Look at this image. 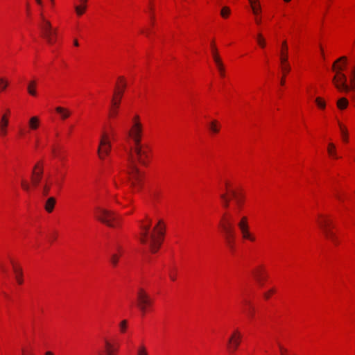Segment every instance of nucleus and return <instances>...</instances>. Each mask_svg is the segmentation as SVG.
Listing matches in <instances>:
<instances>
[{
    "mask_svg": "<svg viewBox=\"0 0 355 355\" xmlns=\"http://www.w3.org/2000/svg\"><path fill=\"white\" fill-rule=\"evenodd\" d=\"M142 132V123L139 116L136 114L132 118L130 128L128 131V135L133 142L128 159L129 182L135 189L141 185L143 178V174L139 170L137 164L146 166L148 158L147 148L141 144Z\"/></svg>",
    "mask_w": 355,
    "mask_h": 355,
    "instance_id": "nucleus-1",
    "label": "nucleus"
},
{
    "mask_svg": "<svg viewBox=\"0 0 355 355\" xmlns=\"http://www.w3.org/2000/svg\"><path fill=\"white\" fill-rule=\"evenodd\" d=\"M152 220L146 218V223L142 222L140 225V241L147 245L153 253L157 252L161 246L164 235L165 226L162 220H159L157 223L150 230Z\"/></svg>",
    "mask_w": 355,
    "mask_h": 355,
    "instance_id": "nucleus-2",
    "label": "nucleus"
},
{
    "mask_svg": "<svg viewBox=\"0 0 355 355\" xmlns=\"http://www.w3.org/2000/svg\"><path fill=\"white\" fill-rule=\"evenodd\" d=\"M317 223L322 231L324 236L331 241L335 245H338V239L334 232V223L332 218L327 215L320 214L317 219Z\"/></svg>",
    "mask_w": 355,
    "mask_h": 355,
    "instance_id": "nucleus-3",
    "label": "nucleus"
},
{
    "mask_svg": "<svg viewBox=\"0 0 355 355\" xmlns=\"http://www.w3.org/2000/svg\"><path fill=\"white\" fill-rule=\"evenodd\" d=\"M119 80L121 82V85H116V90L114 92V96L112 99L111 107L109 110V116L111 118H114L118 114L121 100L124 89L126 87V83L124 80L123 77H119Z\"/></svg>",
    "mask_w": 355,
    "mask_h": 355,
    "instance_id": "nucleus-4",
    "label": "nucleus"
},
{
    "mask_svg": "<svg viewBox=\"0 0 355 355\" xmlns=\"http://www.w3.org/2000/svg\"><path fill=\"white\" fill-rule=\"evenodd\" d=\"M43 175V167H40L38 171L33 170L31 173V182L28 180L22 178L21 180V189L28 193H31L36 189L41 180L42 179Z\"/></svg>",
    "mask_w": 355,
    "mask_h": 355,
    "instance_id": "nucleus-5",
    "label": "nucleus"
},
{
    "mask_svg": "<svg viewBox=\"0 0 355 355\" xmlns=\"http://www.w3.org/2000/svg\"><path fill=\"white\" fill-rule=\"evenodd\" d=\"M40 17L42 23L40 26L42 31V35L48 44H53L56 40L57 29L53 28L51 22L45 19L42 13H41Z\"/></svg>",
    "mask_w": 355,
    "mask_h": 355,
    "instance_id": "nucleus-6",
    "label": "nucleus"
},
{
    "mask_svg": "<svg viewBox=\"0 0 355 355\" xmlns=\"http://www.w3.org/2000/svg\"><path fill=\"white\" fill-rule=\"evenodd\" d=\"M96 216L98 220L105 223L109 227H116L118 225L119 223L116 216L113 212L106 209L97 208Z\"/></svg>",
    "mask_w": 355,
    "mask_h": 355,
    "instance_id": "nucleus-7",
    "label": "nucleus"
},
{
    "mask_svg": "<svg viewBox=\"0 0 355 355\" xmlns=\"http://www.w3.org/2000/svg\"><path fill=\"white\" fill-rule=\"evenodd\" d=\"M152 303L153 301L147 293L143 288H139L137 293V304L141 311L144 313Z\"/></svg>",
    "mask_w": 355,
    "mask_h": 355,
    "instance_id": "nucleus-8",
    "label": "nucleus"
},
{
    "mask_svg": "<svg viewBox=\"0 0 355 355\" xmlns=\"http://www.w3.org/2000/svg\"><path fill=\"white\" fill-rule=\"evenodd\" d=\"M332 80L335 87L340 92H348L352 89L351 85L347 84V76L343 72L336 73Z\"/></svg>",
    "mask_w": 355,
    "mask_h": 355,
    "instance_id": "nucleus-9",
    "label": "nucleus"
},
{
    "mask_svg": "<svg viewBox=\"0 0 355 355\" xmlns=\"http://www.w3.org/2000/svg\"><path fill=\"white\" fill-rule=\"evenodd\" d=\"M221 228L225 234V239L230 248H233L235 240V232L233 225L229 222L220 224Z\"/></svg>",
    "mask_w": 355,
    "mask_h": 355,
    "instance_id": "nucleus-10",
    "label": "nucleus"
},
{
    "mask_svg": "<svg viewBox=\"0 0 355 355\" xmlns=\"http://www.w3.org/2000/svg\"><path fill=\"white\" fill-rule=\"evenodd\" d=\"M110 149L111 144L108 139V136L106 133H103L101 138L97 150L99 157L103 159L105 156L109 155Z\"/></svg>",
    "mask_w": 355,
    "mask_h": 355,
    "instance_id": "nucleus-11",
    "label": "nucleus"
},
{
    "mask_svg": "<svg viewBox=\"0 0 355 355\" xmlns=\"http://www.w3.org/2000/svg\"><path fill=\"white\" fill-rule=\"evenodd\" d=\"M241 340V334L237 329L234 330L227 341V349L233 354L239 347Z\"/></svg>",
    "mask_w": 355,
    "mask_h": 355,
    "instance_id": "nucleus-12",
    "label": "nucleus"
},
{
    "mask_svg": "<svg viewBox=\"0 0 355 355\" xmlns=\"http://www.w3.org/2000/svg\"><path fill=\"white\" fill-rule=\"evenodd\" d=\"M225 187L227 191V197L239 200L245 198V192L241 188H232L227 180L225 181Z\"/></svg>",
    "mask_w": 355,
    "mask_h": 355,
    "instance_id": "nucleus-13",
    "label": "nucleus"
},
{
    "mask_svg": "<svg viewBox=\"0 0 355 355\" xmlns=\"http://www.w3.org/2000/svg\"><path fill=\"white\" fill-rule=\"evenodd\" d=\"M239 228L241 231L242 237L244 239H248L251 241H255V237L252 235L249 230V225L248 223V219L245 216H243L239 223H238Z\"/></svg>",
    "mask_w": 355,
    "mask_h": 355,
    "instance_id": "nucleus-14",
    "label": "nucleus"
},
{
    "mask_svg": "<svg viewBox=\"0 0 355 355\" xmlns=\"http://www.w3.org/2000/svg\"><path fill=\"white\" fill-rule=\"evenodd\" d=\"M10 110H7V114H3L0 119V135L5 137L7 135V128L9 123L8 114Z\"/></svg>",
    "mask_w": 355,
    "mask_h": 355,
    "instance_id": "nucleus-15",
    "label": "nucleus"
},
{
    "mask_svg": "<svg viewBox=\"0 0 355 355\" xmlns=\"http://www.w3.org/2000/svg\"><path fill=\"white\" fill-rule=\"evenodd\" d=\"M347 63V58L342 56L338 58L332 65V69L336 73H341L345 69Z\"/></svg>",
    "mask_w": 355,
    "mask_h": 355,
    "instance_id": "nucleus-16",
    "label": "nucleus"
},
{
    "mask_svg": "<svg viewBox=\"0 0 355 355\" xmlns=\"http://www.w3.org/2000/svg\"><path fill=\"white\" fill-rule=\"evenodd\" d=\"M252 275L257 282L259 283L260 286H262L263 284V280L265 279L264 270L261 267H259L253 270Z\"/></svg>",
    "mask_w": 355,
    "mask_h": 355,
    "instance_id": "nucleus-17",
    "label": "nucleus"
},
{
    "mask_svg": "<svg viewBox=\"0 0 355 355\" xmlns=\"http://www.w3.org/2000/svg\"><path fill=\"white\" fill-rule=\"evenodd\" d=\"M11 263L12 264L13 271L15 273V279H16L17 282L19 284H23L22 268L20 266L16 265L13 261H11Z\"/></svg>",
    "mask_w": 355,
    "mask_h": 355,
    "instance_id": "nucleus-18",
    "label": "nucleus"
},
{
    "mask_svg": "<svg viewBox=\"0 0 355 355\" xmlns=\"http://www.w3.org/2000/svg\"><path fill=\"white\" fill-rule=\"evenodd\" d=\"M55 111L58 114H60V118L62 120H65L69 118L71 115V112L69 110L62 107H55Z\"/></svg>",
    "mask_w": 355,
    "mask_h": 355,
    "instance_id": "nucleus-19",
    "label": "nucleus"
},
{
    "mask_svg": "<svg viewBox=\"0 0 355 355\" xmlns=\"http://www.w3.org/2000/svg\"><path fill=\"white\" fill-rule=\"evenodd\" d=\"M105 354L99 353L98 355H114L118 349L117 347H114L113 345L107 340H105Z\"/></svg>",
    "mask_w": 355,
    "mask_h": 355,
    "instance_id": "nucleus-20",
    "label": "nucleus"
},
{
    "mask_svg": "<svg viewBox=\"0 0 355 355\" xmlns=\"http://www.w3.org/2000/svg\"><path fill=\"white\" fill-rule=\"evenodd\" d=\"M280 60L282 64L286 63L288 61V46L286 41L282 42Z\"/></svg>",
    "mask_w": 355,
    "mask_h": 355,
    "instance_id": "nucleus-21",
    "label": "nucleus"
},
{
    "mask_svg": "<svg viewBox=\"0 0 355 355\" xmlns=\"http://www.w3.org/2000/svg\"><path fill=\"white\" fill-rule=\"evenodd\" d=\"M214 62L216 64V67L218 69V71L220 73V75L222 76V77H224L225 76V68H224V65L223 64V62L220 59V58L219 57L218 55H215L214 56Z\"/></svg>",
    "mask_w": 355,
    "mask_h": 355,
    "instance_id": "nucleus-22",
    "label": "nucleus"
},
{
    "mask_svg": "<svg viewBox=\"0 0 355 355\" xmlns=\"http://www.w3.org/2000/svg\"><path fill=\"white\" fill-rule=\"evenodd\" d=\"M80 5L75 6V10L78 16H81L85 11L87 8V0H79Z\"/></svg>",
    "mask_w": 355,
    "mask_h": 355,
    "instance_id": "nucleus-23",
    "label": "nucleus"
},
{
    "mask_svg": "<svg viewBox=\"0 0 355 355\" xmlns=\"http://www.w3.org/2000/svg\"><path fill=\"white\" fill-rule=\"evenodd\" d=\"M327 152L329 156L334 159H338L339 157L337 155L336 146L333 143H329L327 148Z\"/></svg>",
    "mask_w": 355,
    "mask_h": 355,
    "instance_id": "nucleus-24",
    "label": "nucleus"
},
{
    "mask_svg": "<svg viewBox=\"0 0 355 355\" xmlns=\"http://www.w3.org/2000/svg\"><path fill=\"white\" fill-rule=\"evenodd\" d=\"M36 85H37V83H36L35 80H32L28 83V87H27V90L30 95L33 96H36V94H37L36 90H35Z\"/></svg>",
    "mask_w": 355,
    "mask_h": 355,
    "instance_id": "nucleus-25",
    "label": "nucleus"
},
{
    "mask_svg": "<svg viewBox=\"0 0 355 355\" xmlns=\"http://www.w3.org/2000/svg\"><path fill=\"white\" fill-rule=\"evenodd\" d=\"M29 128L31 130H36L40 125V119L37 116H33L29 119L28 121Z\"/></svg>",
    "mask_w": 355,
    "mask_h": 355,
    "instance_id": "nucleus-26",
    "label": "nucleus"
},
{
    "mask_svg": "<svg viewBox=\"0 0 355 355\" xmlns=\"http://www.w3.org/2000/svg\"><path fill=\"white\" fill-rule=\"evenodd\" d=\"M244 304L248 306V308L245 310L248 317L251 319L254 318V309L251 305L250 302L248 300L244 301Z\"/></svg>",
    "mask_w": 355,
    "mask_h": 355,
    "instance_id": "nucleus-27",
    "label": "nucleus"
},
{
    "mask_svg": "<svg viewBox=\"0 0 355 355\" xmlns=\"http://www.w3.org/2000/svg\"><path fill=\"white\" fill-rule=\"evenodd\" d=\"M336 104L338 109L344 110L348 106L349 102L346 98L343 97L338 100Z\"/></svg>",
    "mask_w": 355,
    "mask_h": 355,
    "instance_id": "nucleus-28",
    "label": "nucleus"
},
{
    "mask_svg": "<svg viewBox=\"0 0 355 355\" xmlns=\"http://www.w3.org/2000/svg\"><path fill=\"white\" fill-rule=\"evenodd\" d=\"M120 254L116 253H112L110 255V261L113 266H116L119 260Z\"/></svg>",
    "mask_w": 355,
    "mask_h": 355,
    "instance_id": "nucleus-29",
    "label": "nucleus"
},
{
    "mask_svg": "<svg viewBox=\"0 0 355 355\" xmlns=\"http://www.w3.org/2000/svg\"><path fill=\"white\" fill-rule=\"evenodd\" d=\"M231 13V10L227 6H224L220 10V15L223 18L226 19L229 17Z\"/></svg>",
    "mask_w": 355,
    "mask_h": 355,
    "instance_id": "nucleus-30",
    "label": "nucleus"
},
{
    "mask_svg": "<svg viewBox=\"0 0 355 355\" xmlns=\"http://www.w3.org/2000/svg\"><path fill=\"white\" fill-rule=\"evenodd\" d=\"M251 10L254 16L260 15L262 11L261 3L251 7Z\"/></svg>",
    "mask_w": 355,
    "mask_h": 355,
    "instance_id": "nucleus-31",
    "label": "nucleus"
},
{
    "mask_svg": "<svg viewBox=\"0 0 355 355\" xmlns=\"http://www.w3.org/2000/svg\"><path fill=\"white\" fill-rule=\"evenodd\" d=\"M340 129L341 131V134L343 136V141L347 142L348 141V133L345 127H344L341 123H339Z\"/></svg>",
    "mask_w": 355,
    "mask_h": 355,
    "instance_id": "nucleus-32",
    "label": "nucleus"
},
{
    "mask_svg": "<svg viewBox=\"0 0 355 355\" xmlns=\"http://www.w3.org/2000/svg\"><path fill=\"white\" fill-rule=\"evenodd\" d=\"M209 129L214 133H218L219 132V128L216 121H212L209 123Z\"/></svg>",
    "mask_w": 355,
    "mask_h": 355,
    "instance_id": "nucleus-33",
    "label": "nucleus"
},
{
    "mask_svg": "<svg viewBox=\"0 0 355 355\" xmlns=\"http://www.w3.org/2000/svg\"><path fill=\"white\" fill-rule=\"evenodd\" d=\"M55 201H46L44 208L48 212H51L54 208Z\"/></svg>",
    "mask_w": 355,
    "mask_h": 355,
    "instance_id": "nucleus-34",
    "label": "nucleus"
},
{
    "mask_svg": "<svg viewBox=\"0 0 355 355\" xmlns=\"http://www.w3.org/2000/svg\"><path fill=\"white\" fill-rule=\"evenodd\" d=\"M257 40L258 44L261 47L264 48L266 46V40L261 33H259L257 35Z\"/></svg>",
    "mask_w": 355,
    "mask_h": 355,
    "instance_id": "nucleus-35",
    "label": "nucleus"
},
{
    "mask_svg": "<svg viewBox=\"0 0 355 355\" xmlns=\"http://www.w3.org/2000/svg\"><path fill=\"white\" fill-rule=\"evenodd\" d=\"M8 85V82L3 78H0V92H3Z\"/></svg>",
    "mask_w": 355,
    "mask_h": 355,
    "instance_id": "nucleus-36",
    "label": "nucleus"
},
{
    "mask_svg": "<svg viewBox=\"0 0 355 355\" xmlns=\"http://www.w3.org/2000/svg\"><path fill=\"white\" fill-rule=\"evenodd\" d=\"M350 84L352 89L355 88V67L351 70Z\"/></svg>",
    "mask_w": 355,
    "mask_h": 355,
    "instance_id": "nucleus-37",
    "label": "nucleus"
},
{
    "mask_svg": "<svg viewBox=\"0 0 355 355\" xmlns=\"http://www.w3.org/2000/svg\"><path fill=\"white\" fill-rule=\"evenodd\" d=\"M50 188H51L50 183L46 182L42 186V194L44 196H46L48 194V193L50 190Z\"/></svg>",
    "mask_w": 355,
    "mask_h": 355,
    "instance_id": "nucleus-38",
    "label": "nucleus"
},
{
    "mask_svg": "<svg viewBox=\"0 0 355 355\" xmlns=\"http://www.w3.org/2000/svg\"><path fill=\"white\" fill-rule=\"evenodd\" d=\"M315 103L320 108H321V109L325 108V106H326L325 102L321 98H320V97L316 98Z\"/></svg>",
    "mask_w": 355,
    "mask_h": 355,
    "instance_id": "nucleus-39",
    "label": "nucleus"
},
{
    "mask_svg": "<svg viewBox=\"0 0 355 355\" xmlns=\"http://www.w3.org/2000/svg\"><path fill=\"white\" fill-rule=\"evenodd\" d=\"M137 355H148L147 349L145 346L141 345L138 347Z\"/></svg>",
    "mask_w": 355,
    "mask_h": 355,
    "instance_id": "nucleus-40",
    "label": "nucleus"
},
{
    "mask_svg": "<svg viewBox=\"0 0 355 355\" xmlns=\"http://www.w3.org/2000/svg\"><path fill=\"white\" fill-rule=\"evenodd\" d=\"M51 153L55 157H60V153L55 146H51Z\"/></svg>",
    "mask_w": 355,
    "mask_h": 355,
    "instance_id": "nucleus-41",
    "label": "nucleus"
},
{
    "mask_svg": "<svg viewBox=\"0 0 355 355\" xmlns=\"http://www.w3.org/2000/svg\"><path fill=\"white\" fill-rule=\"evenodd\" d=\"M119 327H120L121 331L123 333L125 332L126 330V328H127V321L126 320L121 321L119 324Z\"/></svg>",
    "mask_w": 355,
    "mask_h": 355,
    "instance_id": "nucleus-42",
    "label": "nucleus"
},
{
    "mask_svg": "<svg viewBox=\"0 0 355 355\" xmlns=\"http://www.w3.org/2000/svg\"><path fill=\"white\" fill-rule=\"evenodd\" d=\"M282 65H283L282 69H283L284 72H285V73L289 72V71L291 69L289 64H287V62H286V63L282 64Z\"/></svg>",
    "mask_w": 355,
    "mask_h": 355,
    "instance_id": "nucleus-43",
    "label": "nucleus"
},
{
    "mask_svg": "<svg viewBox=\"0 0 355 355\" xmlns=\"http://www.w3.org/2000/svg\"><path fill=\"white\" fill-rule=\"evenodd\" d=\"M248 1L250 3V8L253 7L255 5H257V4L260 3V1L259 0H248Z\"/></svg>",
    "mask_w": 355,
    "mask_h": 355,
    "instance_id": "nucleus-44",
    "label": "nucleus"
},
{
    "mask_svg": "<svg viewBox=\"0 0 355 355\" xmlns=\"http://www.w3.org/2000/svg\"><path fill=\"white\" fill-rule=\"evenodd\" d=\"M254 21H255V23H256L257 25L261 24V15H258V16H254Z\"/></svg>",
    "mask_w": 355,
    "mask_h": 355,
    "instance_id": "nucleus-45",
    "label": "nucleus"
},
{
    "mask_svg": "<svg viewBox=\"0 0 355 355\" xmlns=\"http://www.w3.org/2000/svg\"><path fill=\"white\" fill-rule=\"evenodd\" d=\"M274 292H275V290H274V289H271V290H270L268 292H267V293H264V297H265L266 299H268V298H269V297H270V295L271 293H273Z\"/></svg>",
    "mask_w": 355,
    "mask_h": 355,
    "instance_id": "nucleus-46",
    "label": "nucleus"
},
{
    "mask_svg": "<svg viewBox=\"0 0 355 355\" xmlns=\"http://www.w3.org/2000/svg\"><path fill=\"white\" fill-rule=\"evenodd\" d=\"M211 47H212V55H213V58L214 59V56L215 55H218L217 53V49L214 46V45L212 44H211Z\"/></svg>",
    "mask_w": 355,
    "mask_h": 355,
    "instance_id": "nucleus-47",
    "label": "nucleus"
},
{
    "mask_svg": "<svg viewBox=\"0 0 355 355\" xmlns=\"http://www.w3.org/2000/svg\"><path fill=\"white\" fill-rule=\"evenodd\" d=\"M40 167H42L40 162H37L33 167V170L38 171Z\"/></svg>",
    "mask_w": 355,
    "mask_h": 355,
    "instance_id": "nucleus-48",
    "label": "nucleus"
},
{
    "mask_svg": "<svg viewBox=\"0 0 355 355\" xmlns=\"http://www.w3.org/2000/svg\"><path fill=\"white\" fill-rule=\"evenodd\" d=\"M279 349L281 351V355H285V353L286 352V349L282 347L281 345H279Z\"/></svg>",
    "mask_w": 355,
    "mask_h": 355,
    "instance_id": "nucleus-49",
    "label": "nucleus"
},
{
    "mask_svg": "<svg viewBox=\"0 0 355 355\" xmlns=\"http://www.w3.org/2000/svg\"><path fill=\"white\" fill-rule=\"evenodd\" d=\"M35 1L37 3V4L40 5V6H43V3H42V0H35Z\"/></svg>",
    "mask_w": 355,
    "mask_h": 355,
    "instance_id": "nucleus-50",
    "label": "nucleus"
},
{
    "mask_svg": "<svg viewBox=\"0 0 355 355\" xmlns=\"http://www.w3.org/2000/svg\"><path fill=\"white\" fill-rule=\"evenodd\" d=\"M170 278L174 281L175 279V275H173L172 273L170 274Z\"/></svg>",
    "mask_w": 355,
    "mask_h": 355,
    "instance_id": "nucleus-51",
    "label": "nucleus"
},
{
    "mask_svg": "<svg viewBox=\"0 0 355 355\" xmlns=\"http://www.w3.org/2000/svg\"><path fill=\"white\" fill-rule=\"evenodd\" d=\"M44 355H54L53 353L51 351L46 352Z\"/></svg>",
    "mask_w": 355,
    "mask_h": 355,
    "instance_id": "nucleus-52",
    "label": "nucleus"
},
{
    "mask_svg": "<svg viewBox=\"0 0 355 355\" xmlns=\"http://www.w3.org/2000/svg\"><path fill=\"white\" fill-rule=\"evenodd\" d=\"M116 249L117 251H119V252H121V248L119 245H116Z\"/></svg>",
    "mask_w": 355,
    "mask_h": 355,
    "instance_id": "nucleus-53",
    "label": "nucleus"
},
{
    "mask_svg": "<svg viewBox=\"0 0 355 355\" xmlns=\"http://www.w3.org/2000/svg\"><path fill=\"white\" fill-rule=\"evenodd\" d=\"M73 44H74V45H75V46H78L79 45L78 42L77 41V40H75L73 41Z\"/></svg>",
    "mask_w": 355,
    "mask_h": 355,
    "instance_id": "nucleus-54",
    "label": "nucleus"
},
{
    "mask_svg": "<svg viewBox=\"0 0 355 355\" xmlns=\"http://www.w3.org/2000/svg\"><path fill=\"white\" fill-rule=\"evenodd\" d=\"M47 200H55V198L54 196H51V197L49 198Z\"/></svg>",
    "mask_w": 355,
    "mask_h": 355,
    "instance_id": "nucleus-55",
    "label": "nucleus"
},
{
    "mask_svg": "<svg viewBox=\"0 0 355 355\" xmlns=\"http://www.w3.org/2000/svg\"><path fill=\"white\" fill-rule=\"evenodd\" d=\"M281 85H284V79H282V80H281Z\"/></svg>",
    "mask_w": 355,
    "mask_h": 355,
    "instance_id": "nucleus-56",
    "label": "nucleus"
},
{
    "mask_svg": "<svg viewBox=\"0 0 355 355\" xmlns=\"http://www.w3.org/2000/svg\"><path fill=\"white\" fill-rule=\"evenodd\" d=\"M1 268L3 272H6V269L3 266H1Z\"/></svg>",
    "mask_w": 355,
    "mask_h": 355,
    "instance_id": "nucleus-57",
    "label": "nucleus"
},
{
    "mask_svg": "<svg viewBox=\"0 0 355 355\" xmlns=\"http://www.w3.org/2000/svg\"><path fill=\"white\" fill-rule=\"evenodd\" d=\"M23 355H33V354L30 352V353H27L26 354H23Z\"/></svg>",
    "mask_w": 355,
    "mask_h": 355,
    "instance_id": "nucleus-58",
    "label": "nucleus"
},
{
    "mask_svg": "<svg viewBox=\"0 0 355 355\" xmlns=\"http://www.w3.org/2000/svg\"><path fill=\"white\" fill-rule=\"evenodd\" d=\"M37 145H38V141H36V144H35L36 147L37 146Z\"/></svg>",
    "mask_w": 355,
    "mask_h": 355,
    "instance_id": "nucleus-59",
    "label": "nucleus"
},
{
    "mask_svg": "<svg viewBox=\"0 0 355 355\" xmlns=\"http://www.w3.org/2000/svg\"><path fill=\"white\" fill-rule=\"evenodd\" d=\"M285 2H289L291 0H284Z\"/></svg>",
    "mask_w": 355,
    "mask_h": 355,
    "instance_id": "nucleus-60",
    "label": "nucleus"
},
{
    "mask_svg": "<svg viewBox=\"0 0 355 355\" xmlns=\"http://www.w3.org/2000/svg\"><path fill=\"white\" fill-rule=\"evenodd\" d=\"M50 1H51V3L53 4L54 1L53 0H50Z\"/></svg>",
    "mask_w": 355,
    "mask_h": 355,
    "instance_id": "nucleus-61",
    "label": "nucleus"
}]
</instances>
